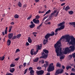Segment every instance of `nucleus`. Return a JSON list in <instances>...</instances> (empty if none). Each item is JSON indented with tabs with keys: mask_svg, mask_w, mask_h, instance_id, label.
<instances>
[{
	"mask_svg": "<svg viewBox=\"0 0 75 75\" xmlns=\"http://www.w3.org/2000/svg\"><path fill=\"white\" fill-rule=\"evenodd\" d=\"M39 60V58H36L35 60H33V61L34 62H37Z\"/></svg>",
	"mask_w": 75,
	"mask_h": 75,
	"instance_id": "72a5a7b5",
	"label": "nucleus"
},
{
	"mask_svg": "<svg viewBox=\"0 0 75 75\" xmlns=\"http://www.w3.org/2000/svg\"><path fill=\"white\" fill-rule=\"evenodd\" d=\"M69 57L70 59H71L72 58V55H69Z\"/></svg>",
	"mask_w": 75,
	"mask_h": 75,
	"instance_id": "3c124183",
	"label": "nucleus"
},
{
	"mask_svg": "<svg viewBox=\"0 0 75 75\" xmlns=\"http://www.w3.org/2000/svg\"><path fill=\"white\" fill-rule=\"evenodd\" d=\"M48 40L46 39V40H44L43 41V44L44 45H46L47 43L48 42Z\"/></svg>",
	"mask_w": 75,
	"mask_h": 75,
	"instance_id": "2eb2a0df",
	"label": "nucleus"
},
{
	"mask_svg": "<svg viewBox=\"0 0 75 75\" xmlns=\"http://www.w3.org/2000/svg\"><path fill=\"white\" fill-rule=\"evenodd\" d=\"M31 18H32V15H30V16H29L27 18V20H30Z\"/></svg>",
	"mask_w": 75,
	"mask_h": 75,
	"instance_id": "49530a36",
	"label": "nucleus"
},
{
	"mask_svg": "<svg viewBox=\"0 0 75 75\" xmlns=\"http://www.w3.org/2000/svg\"><path fill=\"white\" fill-rule=\"evenodd\" d=\"M65 23V22L64 21H63L62 23H60L59 24H58L57 25L59 27H60L62 26V25H64Z\"/></svg>",
	"mask_w": 75,
	"mask_h": 75,
	"instance_id": "dca6fc26",
	"label": "nucleus"
},
{
	"mask_svg": "<svg viewBox=\"0 0 75 75\" xmlns=\"http://www.w3.org/2000/svg\"><path fill=\"white\" fill-rule=\"evenodd\" d=\"M49 16L48 15H47V16H45V17H44V18H43V21H44V20L46 19Z\"/></svg>",
	"mask_w": 75,
	"mask_h": 75,
	"instance_id": "c9c22d12",
	"label": "nucleus"
},
{
	"mask_svg": "<svg viewBox=\"0 0 75 75\" xmlns=\"http://www.w3.org/2000/svg\"><path fill=\"white\" fill-rule=\"evenodd\" d=\"M68 13L70 15H72L74 13V12L72 11H68Z\"/></svg>",
	"mask_w": 75,
	"mask_h": 75,
	"instance_id": "f704fd0d",
	"label": "nucleus"
},
{
	"mask_svg": "<svg viewBox=\"0 0 75 75\" xmlns=\"http://www.w3.org/2000/svg\"><path fill=\"white\" fill-rule=\"evenodd\" d=\"M51 12V10L50 9H49L46 12V14H48L50 13Z\"/></svg>",
	"mask_w": 75,
	"mask_h": 75,
	"instance_id": "58836bf2",
	"label": "nucleus"
},
{
	"mask_svg": "<svg viewBox=\"0 0 75 75\" xmlns=\"http://www.w3.org/2000/svg\"><path fill=\"white\" fill-rule=\"evenodd\" d=\"M70 38L71 40L68 43L69 45H72V46H71L69 48H70L71 51L72 52H73L75 50V38L74 37L72 36L70 37Z\"/></svg>",
	"mask_w": 75,
	"mask_h": 75,
	"instance_id": "f03ea898",
	"label": "nucleus"
},
{
	"mask_svg": "<svg viewBox=\"0 0 75 75\" xmlns=\"http://www.w3.org/2000/svg\"><path fill=\"white\" fill-rule=\"evenodd\" d=\"M64 70L63 69H59V74H62L63 73V72H64Z\"/></svg>",
	"mask_w": 75,
	"mask_h": 75,
	"instance_id": "7c9ffc66",
	"label": "nucleus"
},
{
	"mask_svg": "<svg viewBox=\"0 0 75 75\" xmlns=\"http://www.w3.org/2000/svg\"><path fill=\"white\" fill-rule=\"evenodd\" d=\"M28 69H26L25 70V71L24 72V74H26L27 71H28Z\"/></svg>",
	"mask_w": 75,
	"mask_h": 75,
	"instance_id": "37998d69",
	"label": "nucleus"
},
{
	"mask_svg": "<svg viewBox=\"0 0 75 75\" xmlns=\"http://www.w3.org/2000/svg\"><path fill=\"white\" fill-rule=\"evenodd\" d=\"M61 42L60 41H58L54 44V47L57 56H59L60 57H60V59H64L65 56H64L63 54H62V48L61 47ZM62 54L63 56H62Z\"/></svg>",
	"mask_w": 75,
	"mask_h": 75,
	"instance_id": "f257e3e1",
	"label": "nucleus"
},
{
	"mask_svg": "<svg viewBox=\"0 0 75 75\" xmlns=\"http://www.w3.org/2000/svg\"><path fill=\"white\" fill-rule=\"evenodd\" d=\"M6 75H13V74H12L11 73H9L8 74H6Z\"/></svg>",
	"mask_w": 75,
	"mask_h": 75,
	"instance_id": "0e129e2a",
	"label": "nucleus"
},
{
	"mask_svg": "<svg viewBox=\"0 0 75 75\" xmlns=\"http://www.w3.org/2000/svg\"><path fill=\"white\" fill-rule=\"evenodd\" d=\"M70 51L69 48V47H67L65 49L64 51V54H67L68 52H69Z\"/></svg>",
	"mask_w": 75,
	"mask_h": 75,
	"instance_id": "1a4fd4ad",
	"label": "nucleus"
},
{
	"mask_svg": "<svg viewBox=\"0 0 75 75\" xmlns=\"http://www.w3.org/2000/svg\"><path fill=\"white\" fill-rule=\"evenodd\" d=\"M60 30H59V28H58L57 29L55 30V32L57 33L58 32V31H60Z\"/></svg>",
	"mask_w": 75,
	"mask_h": 75,
	"instance_id": "79ce46f5",
	"label": "nucleus"
},
{
	"mask_svg": "<svg viewBox=\"0 0 75 75\" xmlns=\"http://www.w3.org/2000/svg\"><path fill=\"white\" fill-rule=\"evenodd\" d=\"M42 56L40 57V58H43L45 59H46L48 57V54H46L44 52H42L41 54Z\"/></svg>",
	"mask_w": 75,
	"mask_h": 75,
	"instance_id": "423d86ee",
	"label": "nucleus"
},
{
	"mask_svg": "<svg viewBox=\"0 0 75 75\" xmlns=\"http://www.w3.org/2000/svg\"><path fill=\"white\" fill-rule=\"evenodd\" d=\"M23 66L22 65H19V69L21 68L22 67H23Z\"/></svg>",
	"mask_w": 75,
	"mask_h": 75,
	"instance_id": "4d7b16f0",
	"label": "nucleus"
},
{
	"mask_svg": "<svg viewBox=\"0 0 75 75\" xmlns=\"http://www.w3.org/2000/svg\"><path fill=\"white\" fill-rule=\"evenodd\" d=\"M56 67H61V64L59 63H57L56 64Z\"/></svg>",
	"mask_w": 75,
	"mask_h": 75,
	"instance_id": "c85d7f7f",
	"label": "nucleus"
},
{
	"mask_svg": "<svg viewBox=\"0 0 75 75\" xmlns=\"http://www.w3.org/2000/svg\"><path fill=\"white\" fill-rule=\"evenodd\" d=\"M70 75H75V73H71V74Z\"/></svg>",
	"mask_w": 75,
	"mask_h": 75,
	"instance_id": "338daca9",
	"label": "nucleus"
},
{
	"mask_svg": "<svg viewBox=\"0 0 75 75\" xmlns=\"http://www.w3.org/2000/svg\"><path fill=\"white\" fill-rule=\"evenodd\" d=\"M52 18V16H51V18H50V17H49V18H48L47 19V20L49 21V20H51Z\"/></svg>",
	"mask_w": 75,
	"mask_h": 75,
	"instance_id": "8fccbe9b",
	"label": "nucleus"
},
{
	"mask_svg": "<svg viewBox=\"0 0 75 75\" xmlns=\"http://www.w3.org/2000/svg\"><path fill=\"white\" fill-rule=\"evenodd\" d=\"M34 50V49H32L31 50L30 54L31 55H33V54L34 55H35L36 54H37L38 52H37V51L36 52H35L34 53H33Z\"/></svg>",
	"mask_w": 75,
	"mask_h": 75,
	"instance_id": "f8f14e48",
	"label": "nucleus"
},
{
	"mask_svg": "<svg viewBox=\"0 0 75 75\" xmlns=\"http://www.w3.org/2000/svg\"><path fill=\"white\" fill-rule=\"evenodd\" d=\"M41 63V64H44L45 63V62L44 61V60H41L39 61V63Z\"/></svg>",
	"mask_w": 75,
	"mask_h": 75,
	"instance_id": "2f4dec72",
	"label": "nucleus"
},
{
	"mask_svg": "<svg viewBox=\"0 0 75 75\" xmlns=\"http://www.w3.org/2000/svg\"><path fill=\"white\" fill-rule=\"evenodd\" d=\"M54 65L53 63H51L50 64L48 68L47 69V71L49 72L52 71L54 69Z\"/></svg>",
	"mask_w": 75,
	"mask_h": 75,
	"instance_id": "20e7f679",
	"label": "nucleus"
},
{
	"mask_svg": "<svg viewBox=\"0 0 75 75\" xmlns=\"http://www.w3.org/2000/svg\"><path fill=\"white\" fill-rule=\"evenodd\" d=\"M65 27L64 25L61 26L60 28H59V30H61L62 29H63Z\"/></svg>",
	"mask_w": 75,
	"mask_h": 75,
	"instance_id": "5701e85b",
	"label": "nucleus"
},
{
	"mask_svg": "<svg viewBox=\"0 0 75 75\" xmlns=\"http://www.w3.org/2000/svg\"><path fill=\"white\" fill-rule=\"evenodd\" d=\"M16 38L17 39H19L20 37L21 36V34H18L16 35Z\"/></svg>",
	"mask_w": 75,
	"mask_h": 75,
	"instance_id": "cd10ccee",
	"label": "nucleus"
},
{
	"mask_svg": "<svg viewBox=\"0 0 75 75\" xmlns=\"http://www.w3.org/2000/svg\"><path fill=\"white\" fill-rule=\"evenodd\" d=\"M69 9H70V8L69 6H66L65 8V10L66 11H67Z\"/></svg>",
	"mask_w": 75,
	"mask_h": 75,
	"instance_id": "4be33fe9",
	"label": "nucleus"
},
{
	"mask_svg": "<svg viewBox=\"0 0 75 75\" xmlns=\"http://www.w3.org/2000/svg\"><path fill=\"white\" fill-rule=\"evenodd\" d=\"M40 46L38 45V49H36L37 52H38L39 50H40L42 49V44H40Z\"/></svg>",
	"mask_w": 75,
	"mask_h": 75,
	"instance_id": "9b49d317",
	"label": "nucleus"
},
{
	"mask_svg": "<svg viewBox=\"0 0 75 75\" xmlns=\"http://www.w3.org/2000/svg\"><path fill=\"white\" fill-rule=\"evenodd\" d=\"M5 33L6 35L7 34V30H5Z\"/></svg>",
	"mask_w": 75,
	"mask_h": 75,
	"instance_id": "680f3d73",
	"label": "nucleus"
},
{
	"mask_svg": "<svg viewBox=\"0 0 75 75\" xmlns=\"http://www.w3.org/2000/svg\"><path fill=\"white\" fill-rule=\"evenodd\" d=\"M11 25H14V22H12L11 23Z\"/></svg>",
	"mask_w": 75,
	"mask_h": 75,
	"instance_id": "69168bd1",
	"label": "nucleus"
},
{
	"mask_svg": "<svg viewBox=\"0 0 75 75\" xmlns=\"http://www.w3.org/2000/svg\"><path fill=\"white\" fill-rule=\"evenodd\" d=\"M29 45V44L28 42L26 43V46H28Z\"/></svg>",
	"mask_w": 75,
	"mask_h": 75,
	"instance_id": "bf43d9fd",
	"label": "nucleus"
},
{
	"mask_svg": "<svg viewBox=\"0 0 75 75\" xmlns=\"http://www.w3.org/2000/svg\"><path fill=\"white\" fill-rule=\"evenodd\" d=\"M69 25H71L73 26L74 25L73 27L75 28V22H70L69 23Z\"/></svg>",
	"mask_w": 75,
	"mask_h": 75,
	"instance_id": "a211bd4d",
	"label": "nucleus"
},
{
	"mask_svg": "<svg viewBox=\"0 0 75 75\" xmlns=\"http://www.w3.org/2000/svg\"><path fill=\"white\" fill-rule=\"evenodd\" d=\"M15 71V69L14 68H12L11 69H10L9 71L11 73H13Z\"/></svg>",
	"mask_w": 75,
	"mask_h": 75,
	"instance_id": "aec40b11",
	"label": "nucleus"
},
{
	"mask_svg": "<svg viewBox=\"0 0 75 75\" xmlns=\"http://www.w3.org/2000/svg\"><path fill=\"white\" fill-rule=\"evenodd\" d=\"M37 33H35V32H33V35H34V36L35 37H36V35H35V34H37Z\"/></svg>",
	"mask_w": 75,
	"mask_h": 75,
	"instance_id": "de8ad7c7",
	"label": "nucleus"
},
{
	"mask_svg": "<svg viewBox=\"0 0 75 75\" xmlns=\"http://www.w3.org/2000/svg\"><path fill=\"white\" fill-rule=\"evenodd\" d=\"M27 5L26 4H25V5H24L23 6V8H26L27 7Z\"/></svg>",
	"mask_w": 75,
	"mask_h": 75,
	"instance_id": "6e6d98bb",
	"label": "nucleus"
},
{
	"mask_svg": "<svg viewBox=\"0 0 75 75\" xmlns=\"http://www.w3.org/2000/svg\"><path fill=\"white\" fill-rule=\"evenodd\" d=\"M45 12L44 11H42H42H39V13L40 14V13H44Z\"/></svg>",
	"mask_w": 75,
	"mask_h": 75,
	"instance_id": "c03bdc74",
	"label": "nucleus"
},
{
	"mask_svg": "<svg viewBox=\"0 0 75 75\" xmlns=\"http://www.w3.org/2000/svg\"><path fill=\"white\" fill-rule=\"evenodd\" d=\"M71 71H74L75 72V69L73 68L71 69Z\"/></svg>",
	"mask_w": 75,
	"mask_h": 75,
	"instance_id": "5fc2aeb1",
	"label": "nucleus"
},
{
	"mask_svg": "<svg viewBox=\"0 0 75 75\" xmlns=\"http://www.w3.org/2000/svg\"><path fill=\"white\" fill-rule=\"evenodd\" d=\"M43 51L45 54H47L49 53L48 51L45 49L43 50Z\"/></svg>",
	"mask_w": 75,
	"mask_h": 75,
	"instance_id": "c756f323",
	"label": "nucleus"
},
{
	"mask_svg": "<svg viewBox=\"0 0 75 75\" xmlns=\"http://www.w3.org/2000/svg\"><path fill=\"white\" fill-rule=\"evenodd\" d=\"M42 67H38L37 68V69H38V70H40L41 69Z\"/></svg>",
	"mask_w": 75,
	"mask_h": 75,
	"instance_id": "603ef678",
	"label": "nucleus"
},
{
	"mask_svg": "<svg viewBox=\"0 0 75 75\" xmlns=\"http://www.w3.org/2000/svg\"><path fill=\"white\" fill-rule=\"evenodd\" d=\"M59 13V11H57V10H54L53 12H52V13H51V16H52L54 15V16H55V17H56L58 16Z\"/></svg>",
	"mask_w": 75,
	"mask_h": 75,
	"instance_id": "39448f33",
	"label": "nucleus"
},
{
	"mask_svg": "<svg viewBox=\"0 0 75 75\" xmlns=\"http://www.w3.org/2000/svg\"><path fill=\"white\" fill-rule=\"evenodd\" d=\"M13 33H9L8 35V38L9 39H12L13 37Z\"/></svg>",
	"mask_w": 75,
	"mask_h": 75,
	"instance_id": "9d476101",
	"label": "nucleus"
},
{
	"mask_svg": "<svg viewBox=\"0 0 75 75\" xmlns=\"http://www.w3.org/2000/svg\"><path fill=\"white\" fill-rule=\"evenodd\" d=\"M35 71L33 69L30 70V73L32 75H34Z\"/></svg>",
	"mask_w": 75,
	"mask_h": 75,
	"instance_id": "f3484780",
	"label": "nucleus"
},
{
	"mask_svg": "<svg viewBox=\"0 0 75 75\" xmlns=\"http://www.w3.org/2000/svg\"><path fill=\"white\" fill-rule=\"evenodd\" d=\"M20 50L19 49H17L16 51V52H20Z\"/></svg>",
	"mask_w": 75,
	"mask_h": 75,
	"instance_id": "864d4df0",
	"label": "nucleus"
},
{
	"mask_svg": "<svg viewBox=\"0 0 75 75\" xmlns=\"http://www.w3.org/2000/svg\"><path fill=\"white\" fill-rule=\"evenodd\" d=\"M33 21L35 24H39L40 22L39 20H38V19L36 20V19H33Z\"/></svg>",
	"mask_w": 75,
	"mask_h": 75,
	"instance_id": "6e6552de",
	"label": "nucleus"
},
{
	"mask_svg": "<svg viewBox=\"0 0 75 75\" xmlns=\"http://www.w3.org/2000/svg\"><path fill=\"white\" fill-rule=\"evenodd\" d=\"M59 74H60L59 69H58L56 71L55 73V74L57 75Z\"/></svg>",
	"mask_w": 75,
	"mask_h": 75,
	"instance_id": "412c9836",
	"label": "nucleus"
},
{
	"mask_svg": "<svg viewBox=\"0 0 75 75\" xmlns=\"http://www.w3.org/2000/svg\"><path fill=\"white\" fill-rule=\"evenodd\" d=\"M45 62L46 63V64H44L43 66L44 67H45V69H46L47 67L48 66V62L47 61H45Z\"/></svg>",
	"mask_w": 75,
	"mask_h": 75,
	"instance_id": "4468645a",
	"label": "nucleus"
},
{
	"mask_svg": "<svg viewBox=\"0 0 75 75\" xmlns=\"http://www.w3.org/2000/svg\"><path fill=\"white\" fill-rule=\"evenodd\" d=\"M35 27V24H31L30 25V28H33Z\"/></svg>",
	"mask_w": 75,
	"mask_h": 75,
	"instance_id": "b1692460",
	"label": "nucleus"
},
{
	"mask_svg": "<svg viewBox=\"0 0 75 75\" xmlns=\"http://www.w3.org/2000/svg\"><path fill=\"white\" fill-rule=\"evenodd\" d=\"M16 38H17L16 36V35H14L12 37V40L15 39Z\"/></svg>",
	"mask_w": 75,
	"mask_h": 75,
	"instance_id": "a18cd8bd",
	"label": "nucleus"
},
{
	"mask_svg": "<svg viewBox=\"0 0 75 75\" xmlns=\"http://www.w3.org/2000/svg\"><path fill=\"white\" fill-rule=\"evenodd\" d=\"M44 71L42 70H40V71H36V74H40V75L43 74L44 73Z\"/></svg>",
	"mask_w": 75,
	"mask_h": 75,
	"instance_id": "0eeeda50",
	"label": "nucleus"
},
{
	"mask_svg": "<svg viewBox=\"0 0 75 75\" xmlns=\"http://www.w3.org/2000/svg\"><path fill=\"white\" fill-rule=\"evenodd\" d=\"M19 17V15H18L17 14H16V15H14V18H18Z\"/></svg>",
	"mask_w": 75,
	"mask_h": 75,
	"instance_id": "bb28decb",
	"label": "nucleus"
},
{
	"mask_svg": "<svg viewBox=\"0 0 75 75\" xmlns=\"http://www.w3.org/2000/svg\"><path fill=\"white\" fill-rule=\"evenodd\" d=\"M65 4V3H63L62 4H61V6H63Z\"/></svg>",
	"mask_w": 75,
	"mask_h": 75,
	"instance_id": "052dcab7",
	"label": "nucleus"
},
{
	"mask_svg": "<svg viewBox=\"0 0 75 75\" xmlns=\"http://www.w3.org/2000/svg\"><path fill=\"white\" fill-rule=\"evenodd\" d=\"M72 57L73 58L75 57V53H74L72 54Z\"/></svg>",
	"mask_w": 75,
	"mask_h": 75,
	"instance_id": "09e8293b",
	"label": "nucleus"
},
{
	"mask_svg": "<svg viewBox=\"0 0 75 75\" xmlns=\"http://www.w3.org/2000/svg\"><path fill=\"white\" fill-rule=\"evenodd\" d=\"M51 34H50V36H52L54 35L55 33L54 32L51 33Z\"/></svg>",
	"mask_w": 75,
	"mask_h": 75,
	"instance_id": "4c0bfd02",
	"label": "nucleus"
},
{
	"mask_svg": "<svg viewBox=\"0 0 75 75\" xmlns=\"http://www.w3.org/2000/svg\"><path fill=\"white\" fill-rule=\"evenodd\" d=\"M71 37H74L72 36H70L69 35H67L65 36L64 35L62 36L60 39V40H62V39L65 38V39L66 40V42L69 43L70 41L71 40Z\"/></svg>",
	"mask_w": 75,
	"mask_h": 75,
	"instance_id": "7ed1b4c3",
	"label": "nucleus"
},
{
	"mask_svg": "<svg viewBox=\"0 0 75 75\" xmlns=\"http://www.w3.org/2000/svg\"><path fill=\"white\" fill-rule=\"evenodd\" d=\"M51 36L49 33L47 34L45 36V38L47 40H48V38H49Z\"/></svg>",
	"mask_w": 75,
	"mask_h": 75,
	"instance_id": "ddd939ff",
	"label": "nucleus"
},
{
	"mask_svg": "<svg viewBox=\"0 0 75 75\" xmlns=\"http://www.w3.org/2000/svg\"><path fill=\"white\" fill-rule=\"evenodd\" d=\"M62 68L63 69H64L65 68V66H64L62 65Z\"/></svg>",
	"mask_w": 75,
	"mask_h": 75,
	"instance_id": "e2e57ef3",
	"label": "nucleus"
},
{
	"mask_svg": "<svg viewBox=\"0 0 75 75\" xmlns=\"http://www.w3.org/2000/svg\"><path fill=\"white\" fill-rule=\"evenodd\" d=\"M45 75H50V73L48 72Z\"/></svg>",
	"mask_w": 75,
	"mask_h": 75,
	"instance_id": "774afa93",
	"label": "nucleus"
},
{
	"mask_svg": "<svg viewBox=\"0 0 75 75\" xmlns=\"http://www.w3.org/2000/svg\"><path fill=\"white\" fill-rule=\"evenodd\" d=\"M66 69L67 70H68L69 69H71L72 68V67L71 66H67L66 67Z\"/></svg>",
	"mask_w": 75,
	"mask_h": 75,
	"instance_id": "e433bc0d",
	"label": "nucleus"
},
{
	"mask_svg": "<svg viewBox=\"0 0 75 75\" xmlns=\"http://www.w3.org/2000/svg\"><path fill=\"white\" fill-rule=\"evenodd\" d=\"M27 63H24L23 64V65H24V67H25Z\"/></svg>",
	"mask_w": 75,
	"mask_h": 75,
	"instance_id": "13d9d810",
	"label": "nucleus"
},
{
	"mask_svg": "<svg viewBox=\"0 0 75 75\" xmlns=\"http://www.w3.org/2000/svg\"><path fill=\"white\" fill-rule=\"evenodd\" d=\"M40 18V16H38V15H37V16H36L35 17V19H38Z\"/></svg>",
	"mask_w": 75,
	"mask_h": 75,
	"instance_id": "ea45409f",
	"label": "nucleus"
},
{
	"mask_svg": "<svg viewBox=\"0 0 75 75\" xmlns=\"http://www.w3.org/2000/svg\"><path fill=\"white\" fill-rule=\"evenodd\" d=\"M5 57L4 56H3L2 57H0V61H3L5 59Z\"/></svg>",
	"mask_w": 75,
	"mask_h": 75,
	"instance_id": "473e14b6",
	"label": "nucleus"
},
{
	"mask_svg": "<svg viewBox=\"0 0 75 75\" xmlns=\"http://www.w3.org/2000/svg\"><path fill=\"white\" fill-rule=\"evenodd\" d=\"M28 42L30 43H31L32 42V40L29 37L28 38Z\"/></svg>",
	"mask_w": 75,
	"mask_h": 75,
	"instance_id": "a878e982",
	"label": "nucleus"
},
{
	"mask_svg": "<svg viewBox=\"0 0 75 75\" xmlns=\"http://www.w3.org/2000/svg\"><path fill=\"white\" fill-rule=\"evenodd\" d=\"M11 43V41L10 40H8L7 41V45L8 46H9L10 45V44Z\"/></svg>",
	"mask_w": 75,
	"mask_h": 75,
	"instance_id": "6ab92c4d",
	"label": "nucleus"
},
{
	"mask_svg": "<svg viewBox=\"0 0 75 75\" xmlns=\"http://www.w3.org/2000/svg\"><path fill=\"white\" fill-rule=\"evenodd\" d=\"M15 64H11L10 65V67H15Z\"/></svg>",
	"mask_w": 75,
	"mask_h": 75,
	"instance_id": "a19ab883",
	"label": "nucleus"
},
{
	"mask_svg": "<svg viewBox=\"0 0 75 75\" xmlns=\"http://www.w3.org/2000/svg\"><path fill=\"white\" fill-rule=\"evenodd\" d=\"M18 5L19 7H21L22 6V4L20 2H18Z\"/></svg>",
	"mask_w": 75,
	"mask_h": 75,
	"instance_id": "393cba45",
	"label": "nucleus"
}]
</instances>
